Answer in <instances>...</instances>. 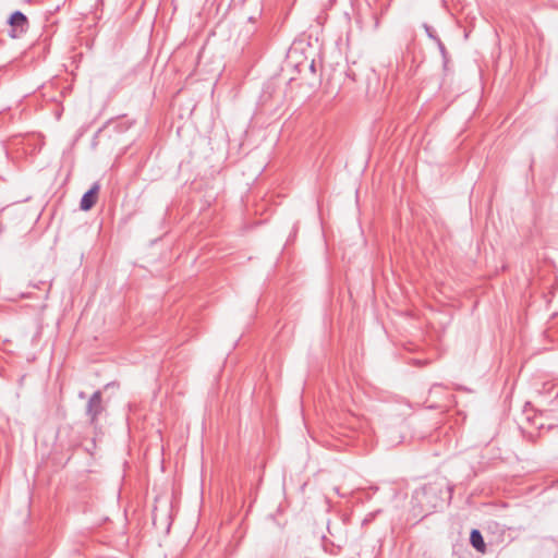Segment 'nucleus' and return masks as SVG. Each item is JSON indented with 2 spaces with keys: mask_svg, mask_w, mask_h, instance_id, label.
Returning a JSON list of instances; mask_svg holds the SVG:
<instances>
[{
  "mask_svg": "<svg viewBox=\"0 0 558 558\" xmlns=\"http://www.w3.org/2000/svg\"><path fill=\"white\" fill-rule=\"evenodd\" d=\"M380 512H381L380 510H377L375 512L369 513V515H367L366 518L363 519L362 523L363 524L369 523L372 520L375 519V515L380 513Z\"/></svg>",
  "mask_w": 558,
  "mask_h": 558,
  "instance_id": "8",
  "label": "nucleus"
},
{
  "mask_svg": "<svg viewBox=\"0 0 558 558\" xmlns=\"http://www.w3.org/2000/svg\"><path fill=\"white\" fill-rule=\"evenodd\" d=\"M470 543L471 545L481 554L486 553V544L484 542L482 533L473 529L470 533Z\"/></svg>",
  "mask_w": 558,
  "mask_h": 558,
  "instance_id": "5",
  "label": "nucleus"
},
{
  "mask_svg": "<svg viewBox=\"0 0 558 558\" xmlns=\"http://www.w3.org/2000/svg\"><path fill=\"white\" fill-rule=\"evenodd\" d=\"M113 126L118 132H124L125 130H128L130 128V124L129 125H124L122 123H119V122H112V121H109L105 126L104 129H99L97 134L101 133L105 129H108L109 126Z\"/></svg>",
  "mask_w": 558,
  "mask_h": 558,
  "instance_id": "6",
  "label": "nucleus"
},
{
  "mask_svg": "<svg viewBox=\"0 0 558 558\" xmlns=\"http://www.w3.org/2000/svg\"><path fill=\"white\" fill-rule=\"evenodd\" d=\"M105 411L102 403V392L100 390L95 391L87 401L85 414L93 426H97L99 416Z\"/></svg>",
  "mask_w": 558,
  "mask_h": 558,
  "instance_id": "2",
  "label": "nucleus"
},
{
  "mask_svg": "<svg viewBox=\"0 0 558 558\" xmlns=\"http://www.w3.org/2000/svg\"><path fill=\"white\" fill-rule=\"evenodd\" d=\"M99 192V184L94 183L88 191H86L80 202V208L87 211L94 207L97 202Z\"/></svg>",
  "mask_w": 558,
  "mask_h": 558,
  "instance_id": "4",
  "label": "nucleus"
},
{
  "mask_svg": "<svg viewBox=\"0 0 558 558\" xmlns=\"http://www.w3.org/2000/svg\"><path fill=\"white\" fill-rule=\"evenodd\" d=\"M78 398L80 399H85L86 398V393L84 391H80L78 392Z\"/></svg>",
  "mask_w": 558,
  "mask_h": 558,
  "instance_id": "11",
  "label": "nucleus"
},
{
  "mask_svg": "<svg viewBox=\"0 0 558 558\" xmlns=\"http://www.w3.org/2000/svg\"><path fill=\"white\" fill-rule=\"evenodd\" d=\"M333 490H335V492H336V494H337V495H339L340 497H344V496H345V494H341V493H340L339 487H335V488H333Z\"/></svg>",
  "mask_w": 558,
  "mask_h": 558,
  "instance_id": "10",
  "label": "nucleus"
},
{
  "mask_svg": "<svg viewBox=\"0 0 558 558\" xmlns=\"http://www.w3.org/2000/svg\"><path fill=\"white\" fill-rule=\"evenodd\" d=\"M440 52L442 53L444 57H446V48L444 46V44L439 40V45H437Z\"/></svg>",
  "mask_w": 558,
  "mask_h": 558,
  "instance_id": "9",
  "label": "nucleus"
},
{
  "mask_svg": "<svg viewBox=\"0 0 558 558\" xmlns=\"http://www.w3.org/2000/svg\"><path fill=\"white\" fill-rule=\"evenodd\" d=\"M452 487L446 478H437L416 488L412 494L411 511L418 521L442 509L451 499Z\"/></svg>",
  "mask_w": 558,
  "mask_h": 558,
  "instance_id": "1",
  "label": "nucleus"
},
{
  "mask_svg": "<svg viewBox=\"0 0 558 558\" xmlns=\"http://www.w3.org/2000/svg\"><path fill=\"white\" fill-rule=\"evenodd\" d=\"M8 23L11 26V31H10L9 35L12 38L20 37L28 28L27 16L23 12H21V11H14L10 15V17L8 20Z\"/></svg>",
  "mask_w": 558,
  "mask_h": 558,
  "instance_id": "3",
  "label": "nucleus"
},
{
  "mask_svg": "<svg viewBox=\"0 0 558 558\" xmlns=\"http://www.w3.org/2000/svg\"><path fill=\"white\" fill-rule=\"evenodd\" d=\"M423 27L425 29V33L426 35L433 39L437 45H439V37L435 34V31L433 29L432 26H429L428 24L424 23L423 24Z\"/></svg>",
  "mask_w": 558,
  "mask_h": 558,
  "instance_id": "7",
  "label": "nucleus"
}]
</instances>
